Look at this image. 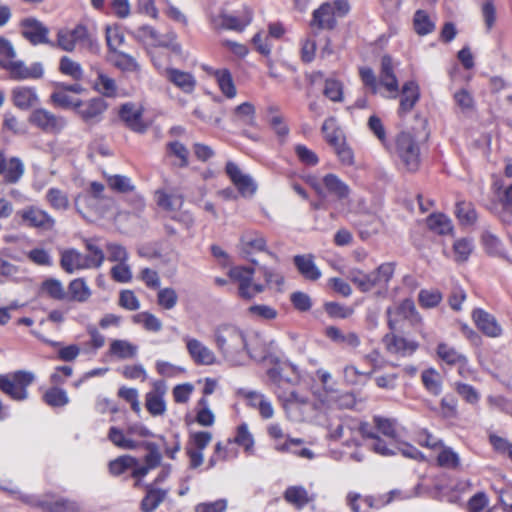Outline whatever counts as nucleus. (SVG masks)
Returning a JSON list of instances; mask_svg holds the SVG:
<instances>
[{
    "mask_svg": "<svg viewBox=\"0 0 512 512\" xmlns=\"http://www.w3.org/2000/svg\"><path fill=\"white\" fill-rule=\"evenodd\" d=\"M396 66L397 64L391 56L384 55L381 58L379 83L388 92V97L391 98H396L399 92V83L395 75Z\"/></svg>",
    "mask_w": 512,
    "mask_h": 512,
    "instance_id": "obj_12",
    "label": "nucleus"
},
{
    "mask_svg": "<svg viewBox=\"0 0 512 512\" xmlns=\"http://www.w3.org/2000/svg\"><path fill=\"white\" fill-rule=\"evenodd\" d=\"M455 215L462 225H472L477 219L476 210L471 202L459 200L456 203Z\"/></svg>",
    "mask_w": 512,
    "mask_h": 512,
    "instance_id": "obj_44",
    "label": "nucleus"
},
{
    "mask_svg": "<svg viewBox=\"0 0 512 512\" xmlns=\"http://www.w3.org/2000/svg\"><path fill=\"white\" fill-rule=\"evenodd\" d=\"M421 380L425 389L432 395L438 396L443 390V381L440 373L434 368H428L421 374Z\"/></svg>",
    "mask_w": 512,
    "mask_h": 512,
    "instance_id": "obj_37",
    "label": "nucleus"
},
{
    "mask_svg": "<svg viewBox=\"0 0 512 512\" xmlns=\"http://www.w3.org/2000/svg\"><path fill=\"white\" fill-rule=\"evenodd\" d=\"M29 121L43 132L51 134L60 133L67 125L65 117L56 115L45 108L35 109L31 113Z\"/></svg>",
    "mask_w": 512,
    "mask_h": 512,
    "instance_id": "obj_7",
    "label": "nucleus"
},
{
    "mask_svg": "<svg viewBox=\"0 0 512 512\" xmlns=\"http://www.w3.org/2000/svg\"><path fill=\"white\" fill-rule=\"evenodd\" d=\"M118 115L130 130L136 133H144L147 130L148 126L142 117L143 109L137 104L132 102L122 104Z\"/></svg>",
    "mask_w": 512,
    "mask_h": 512,
    "instance_id": "obj_13",
    "label": "nucleus"
},
{
    "mask_svg": "<svg viewBox=\"0 0 512 512\" xmlns=\"http://www.w3.org/2000/svg\"><path fill=\"white\" fill-rule=\"evenodd\" d=\"M157 69L160 75L184 93L191 94L195 90L197 82L193 74L173 67L157 66Z\"/></svg>",
    "mask_w": 512,
    "mask_h": 512,
    "instance_id": "obj_10",
    "label": "nucleus"
},
{
    "mask_svg": "<svg viewBox=\"0 0 512 512\" xmlns=\"http://www.w3.org/2000/svg\"><path fill=\"white\" fill-rule=\"evenodd\" d=\"M17 215L22 224L42 232L52 231L56 225V220L51 214L35 205L26 206L19 210Z\"/></svg>",
    "mask_w": 512,
    "mask_h": 512,
    "instance_id": "obj_4",
    "label": "nucleus"
},
{
    "mask_svg": "<svg viewBox=\"0 0 512 512\" xmlns=\"http://www.w3.org/2000/svg\"><path fill=\"white\" fill-rule=\"evenodd\" d=\"M146 495L142 499L140 507L143 512H153L164 501L167 490L156 488L154 484H147Z\"/></svg>",
    "mask_w": 512,
    "mask_h": 512,
    "instance_id": "obj_28",
    "label": "nucleus"
},
{
    "mask_svg": "<svg viewBox=\"0 0 512 512\" xmlns=\"http://www.w3.org/2000/svg\"><path fill=\"white\" fill-rule=\"evenodd\" d=\"M137 464L138 460L135 457L129 455L120 456L109 463V471L111 474L118 476Z\"/></svg>",
    "mask_w": 512,
    "mask_h": 512,
    "instance_id": "obj_64",
    "label": "nucleus"
},
{
    "mask_svg": "<svg viewBox=\"0 0 512 512\" xmlns=\"http://www.w3.org/2000/svg\"><path fill=\"white\" fill-rule=\"evenodd\" d=\"M214 77L218 83L219 89L227 98L232 99L236 96L237 90L232 75L227 69L215 71Z\"/></svg>",
    "mask_w": 512,
    "mask_h": 512,
    "instance_id": "obj_42",
    "label": "nucleus"
},
{
    "mask_svg": "<svg viewBox=\"0 0 512 512\" xmlns=\"http://www.w3.org/2000/svg\"><path fill=\"white\" fill-rule=\"evenodd\" d=\"M166 393V385L162 381H155L153 389L146 394L145 406L148 412L153 416L163 415L166 411V403L164 395Z\"/></svg>",
    "mask_w": 512,
    "mask_h": 512,
    "instance_id": "obj_19",
    "label": "nucleus"
},
{
    "mask_svg": "<svg viewBox=\"0 0 512 512\" xmlns=\"http://www.w3.org/2000/svg\"><path fill=\"white\" fill-rule=\"evenodd\" d=\"M441 448L437 456L438 465L447 469H458L460 466L459 455L450 447L442 445Z\"/></svg>",
    "mask_w": 512,
    "mask_h": 512,
    "instance_id": "obj_55",
    "label": "nucleus"
},
{
    "mask_svg": "<svg viewBox=\"0 0 512 512\" xmlns=\"http://www.w3.org/2000/svg\"><path fill=\"white\" fill-rule=\"evenodd\" d=\"M419 86L415 81H408L402 87L399 114L410 112L419 100Z\"/></svg>",
    "mask_w": 512,
    "mask_h": 512,
    "instance_id": "obj_27",
    "label": "nucleus"
},
{
    "mask_svg": "<svg viewBox=\"0 0 512 512\" xmlns=\"http://www.w3.org/2000/svg\"><path fill=\"white\" fill-rule=\"evenodd\" d=\"M135 323L141 324L146 330L159 332L162 329V322L159 318L149 312H140L133 317Z\"/></svg>",
    "mask_w": 512,
    "mask_h": 512,
    "instance_id": "obj_63",
    "label": "nucleus"
},
{
    "mask_svg": "<svg viewBox=\"0 0 512 512\" xmlns=\"http://www.w3.org/2000/svg\"><path fill=\"white\" fill-rule=\"evenodd\" d=\"M3 170L0 176H3L4 181L8 184H16L25 173V165L20 158L11 157L5 161Z\"/></svg>",
    "mask_w": 512,
    "mask_h": 512,
    "instance_id": "obj_30",
    "label": "nucleus"
},
{
    "mask_svg": "<svg viewBox=\"0 0 512 512\" xmlns=\"http://www.w3.org/2000/svg\"><path fill=\"white\" fill-rule=\"evenodd\" d=\"M60 256V266L68 274L91 268L85 255L74 248L62 250Z\"/></svg>",
    "mask_w": 512,
    "mask_h": 512,
    "instance_id": "obj_21",
    "label": "nucleus"
},
{
    "mask_svg": "<svg viewBox=\"0 0 512 512\" xmlns=\"http://www.w3.org/2000/svg\"><path fill=\"white\" fill-rule=\"evenodd\" d=\"M359 421L356 419L345 418L337 425L330 424L328 427V436L332 440L344 439L347 445H358L357 428Z\"/></svg>",
    "mask_w": 512,
    "mask_h": 512,
    "instance_id": "obj_14",
    "label": "nucleus"
},
{
    "mask_svg": "<svg viewBox=\"0 0 512 512\" xmlns=\"http://www.w3.org/2000/svg\"><path fill=\"white\" fill-rule=\"evenodd\" d=\"M243 251L247 254L265 251L266 240L258 233H246L241 237Z\"/></svg>",
    "mask_w": 512,
    "mask_h": 512,
    "instance_id": "obj_49",
    "label": "nucleus"
},
{
    "mask_svg": "<svg viewBox=\"0 0 512 512\" xmlns=\"http://www.w3.org/2000/svg\"><path fill=\"white\" fill-rule=\"evenodd\" d=\"M109 354L120 360L133 359L138 354V346L127 340L115 339L110 343Z\"/></svg>",
    "mask_w": 512,
    "mask_h": 512,
    "instance_id": "obj_34",
    "label": "nucleus"
},
{
    "mask_svg": "<svg viewBox=\"0 0 512 512\" xmlns=\"http://www.w3.org/2000/svg\"><path fill=\"white\" fill-rule=\"evenodd\" d=\"M293 263L297 271L306 280L317 281L322 276L320 269L315 264L312 254L296 255L293 258Z\"/></svg>",
    "mask_w": 512,
    "mask_h": 512,
    "instance_id": "obj_24",
    "label": "nucleus"
},
{
    "mask_svg": "<svg viewBox=\"0 0 512 512\" xmlns=\"http://www.w3.org/2000/svg\"><path fill=\"white\" fill-rule=\"evenodd\" d=\"M43 400L47 405L53 408L64 407L69 403L67 392L57 387V385L46 390L43 395Z\"/></svg>",
    "mask_w": 512,
    "mask_h": 512,
    "instance_id": "obj_47",
    "label": "nucleus"
},
{
    "mask_svg": "<svg viewBox=\"0 0 512 512\" xmlns=\"http://www.w3.org/2000/svg\"><path fill=\"white\" fill-rule=\"evenodd\" d=\"M395 271V265L392 262H387L379 265L377 269L368 273L370 283V291L378 286L385 287L392 279Z\"/></svg>",
    "mask_w": 512,
    "mask_h": 512,
    "instance_id": "obj_31",
    "label": "nucleus"
},
{
    "mask_svg": "<svg viewBox=\"0 0 512 512\" xmlns=\"http://www.w3.org/2000/svg\"><path fill=\"white\" fill-rule=\"evenodd\" d=\"M319 401L323 405L330 406L333 403L341 408H350L355 404L354 396L350 393H340L338 390L336 394H329L328 396L317 395Z\"/></svg>",
    "mask_w": 512,
    "mask_h": 512,
    "instance_id": "obj_52",
    "label": "nucleus"
},
{
    "mask_svg": "<svg viewBox=\"0 0 512 512\" xmlns=\"http://www.w3.org/2000/svg\"><path fill=\"white\" fill-rule=\"evenodd\" d=\"M247 315L256 321H272L278 317V311L268 304H253L247 308Z\"/></svg>",
    "mask_w": 512,
    "mask_h": 512,
    "instance_id": "obj_41",
    "label": "nucleus"
},
{
    "mask_svg": "<svg viewBox=\"0 0 512 512\" xmlns=\"http://www.w3.org/2000/svg\"><path fill=\"white\" fill-rule=\"evenodd\" d=\"M233 442L243 447L245 452L249 454L253 453L254 438L250 433L247 424L243 423L238 426L237 433Z\"/></svg>",
    "mask_w": 512,
    "mask_h": 512,
    "instance_id": "obj_61",
    "label": "nucleus"
},
{
    "mask_svg": "<svg viewBox=\"0 0 512 512\" xmlns=\"http://www.w3.org/2000/svg\"><path fill=\"white\" fill-rule=\"evenodd\" d=\"M66 300L84 303L91 297V290L83 278H76L68 285Z\"/></svg>",
    "mask_w": 512,
    "mask_h": 512,
    "instance_id": "obj_36",
    "label": "nucleus"
},
{
    "mask_svg": "<svg viewBox=\"0 0 512 512\" xmlns=\"http://www.w3.org/2000/svg\"><path fill=\"white\" fill-rule=\"evenodd\" d=\"M111 61L116 68L123 72H138L140 70V65L136 59L121 51H115L112 54Z\"/></svg>",
    "mask_w": 512,
    "mask_h": 512,
    "instance_id": "obj_45",
    "label": "nucleus"
},
{
    "mask_svg": "<svg viewBox=\"0 0 512 512\" xmlns=\"http://www.w3.org/2000/svg\"><path fill=\"white\" fill-rule=\"evenodd\" d=\"M259 271L262 273L263 278L267 287H274L278 290H281L284 284V276L282 273L276 268L268 267V266H260Z\"/></svg>",
    "mask_w": 512,
    "mask_h": 512,
    "instance_id": "obj_59",
    "label": "nucleus"
},
{
    "mask_svg": "<svg viewBox=\"0 0 512 512\" xmlns=\"http://www.w3.org/2000/svg\"><path fill=\"white\" fill-rule=\"evenodd\" d=\"M482 244L487 253L494 256H503V246L500 239L489 230L482 234Z\"/></svg>",
    "mask_w": 512,
    "mask_h": 512,
    "instance_id": "obj_58",
    "label": "nucleus"
},
{
    "mask_svg": "<svg viewBox=\"0 0 512 512\" xmlns=\"http://www.w3.org/2000/svg\"><path fill=\"white\" fill-rule=\"evenodd\" d=\"M284 499L287 503L301 509L314 500L303 486H289L284 492Z\"/></svg>",
    "mask_w": 512,
    "mask_h": 512,
    "instance_id": "obj_35",
    "label": "nucleus"
},
{
    "mask_svg": "<svg viewBox=\"0 0 512 512\" xmlns=\"http://www.w3.org/2000/svg\"><path fill=\"white\" fill-rule=\"evenodd\" d=\"M107 107L106 101L101 97H95L85 102L77 100L75 103L77 113L84 122L89 124L99 122Z\"/></svg>",
    "mask_w": 512,
    "mask_h": 512,
    "instance_id": "obj_11",
    "label": "nucleus"
},
{
    "mask_svg": "<svg viewBox=\"0 0 512 512\" xmlns=\"http://www.w3.org/2000/svg\"><path fill=\"white\" fill-rule=\"evenodd\" d=\"M413 24L418 35H427L435 29V23L424 10L415 12Z\"/></svg>",
    "mask_w": 512,
    "mask_h": 512,
    "instance_id": "obj_57",
    "label": "nucleus"
},
{
    "mask_svg": "<svg viewBox=\"0 0 512 512\" xmlns=\"http://www.w3.org/2000/svg\"><path fill=\"white\" fill-rule=\"evenodd\" d=\"M104 190H105V187L102 183L92 182L90 184L89 194L84 195L82 197V200L84 201V203L88 207H90L93 211H95L96 213H99V214L102 213V210L97 206V202L105 199ZM80 200H81V197L76 199L75 206H76L77 211L82 214V211L79 208Z\"/></svg>",
    "mask_w": 512,
    "mask_h": 512,
    "instance_id": "obj_29",
    "label": "nucleus"
},
{
    "mask_svg": "<svg viewBox=\"0 0 512 512\" xmlns=\"http://www.w3.org/2000/svg\"><path fill=\"white\" fill-rule=\"evenodd\" d=\"M268 113L270 114L269 124L277 134V136L284 140L289 133V128L284 122L283 117L278 113V108L276 106H270L268 108Z\"/></svg>",
    "mask_w": 512,
    "mask_h": 512,
    "instance_id": "obj_56",
    "label": "nucleus"
},
{
    "mask_svg": "<svg viewBox=\"0 0 512 512\" xmlns=\"http://www.w3.org/2000/svg\"><path fill=\"white\" fill-rule=\"evenodd\" d=\"M196 422L203 427H210L215 422V415L209 408V402L206 397H202L198 401Z\"/></svg>",
    "mask_w": 512,
    "mask_h": 512,
    "instance_id": "obj_54",
    "label": "nucleus"
},
{
    "mask_svg": "<svg viewBox=\"0 0 512 512\" xmlns=\"http://www.w3.org/2000/svg\"><path fill=\"white\" fill-rule=\"evenodd\" d=\"M472 319L484 335L495 338L502 334V328L496 318L485 310L481 308L474 309Z\"/></svg>",
    "mask_w": 512,
    "mask_h": 512,
    "instance_id": "obj_18",
    "label": "nucleus"
},
{
    "mask_svg": "<svg viewBox=\"0 0 512 512\" xmlns=\"http://www.w3.org/2000/svg\"><path fill=\"white\" fill-rule=\"evenodd\" d=\"M45 198L49 205L58 211H66L70 206L68 195L58 188L48 189Z\"/></svg>",
    "mask_w": 512,
    "mask_h": 512,
    "instance_id": "obj_51",
    "label": "nucleus"
},
{
    "mask_svg": "<svg viewBox=\"0 0 512 512\" xmlns=\"http://www.w3.org/2000/svg\"><path fill=\"white\" fill-rule=\"evenodd\" d=\"M182 339L186 345L188 355L196 365L210 366L216 363L215 353L203 342L188 335Z\"/></svg>",
    "mask_w": 512,
    "mask_h": 512,
    "instance_id": "obj_9",
    "label": "nucleus"
},
{
    "mask_svg": "<svg viewBox=\"0 0 512 512\" xmlns=\"http://www.w3.org/2000/svg\"><path fill=\"white\" fill-rule=\"evenodd\" d=\"M428 227L438 234H448L452 231L450 219L443 214H433L427 219Z\"/></svg>",
    "mask_w": 512,
    "mask_h": 512,
    "instance_id": "obj_60",
    "label": "nucleus"
},
{
    "mask_svg": "<svg viewBox=\"0 0 512 512\" xmlns=\"http://www.w3.org/2000/svg\"><path fill=\"white\" fill-rule=\"evenodd\" d=\"M350 9L347 0L325 2L313 11L311 26L321 30H333L337 26V18L345 17Z\"/></svg>",
    "mask_w": 512,
    "mask_h": 512,
    "instance_id": "obj_2",
    "label": "nucleus"
},
{
    "mask_svg": "<svg viewBox=\"0 0 512 512\" xmlns=\"http://www.w3.org/2000/svg\"><path fill=\"white\" fill-rule=\"evenodd\" d=\"M6 375L7 377L4 382L2 391L16 401L27 399V388L35 380L34 373L30 371L19 370L12 374Z\"/></svg>",
    "mask_w": 512,
    "mask_h": 512,
    "instance_id": "obj_5",
    "label": "nucleus"
},
{
    "mask_svg": "<svg viewBox=\"0 0 512 512\" xmlns=\"http://www.w3.org/2000/svg\"><path fill=\"white\" fill-rule=\"evenodd\" d=\"M313 188L319 195H330L338 201H344L349 198L351 189L336 174L329 173L322 178V182H315L312 184Z\"/></svg>",
    "mask_w": 512,
    "mask_h": 512,
    "instance_id": "obj_8",
    "label": "nucleus"
},
{
    "mask_svg": "<svg viewBox=\"0 0 512 512\" xmlns=\"http://www.w3.org/2000/svg\"><path fill=\"white\" fill-rule=\"evenodd\" d=\"M437 356L441 361L449 366H456L463 358L466 357L465 354L457 350L455 347L441 342L437 345L436 349Z\"/></svg>",
    "mask_w": 512,
    "mask_h": 512,
    "instance_id": "obj_40",
    "label": "nucleus"
},
{
    "mask_svg": "<svg viewBox=\"0 0 512 512\" xmlns=\"http://www.w3.org/2000/svg\"><path fill=\"white\" fill-rule=\"evenodd\" d=\"M109 188L117 193H129L135 190L131 178L125 175L114 174L105 175Z\"/></svg>",
    "mask_w": 512,
    "mask_h": 512,
    "instance_id": "obj_46",
    "label": "nucleus"
},
{
    "mask_svg": "<svg viewBox=\"0 0 512 512\" xmlns=\"http://www.w3.org/2000/svg\"><path fill=\"white\" fill-rule=\"evenodd\" d=\"M347 278L363 293L370 291V283L368 273L358 269L350 268L347 272Z\"/></svg>",
    "mask_w": 512,
    "mask_h": 512,
    "instance_id": "obj_62",
    "label": "nucleus"
},
{
    "mask_svg": "<svg viewBox=\"0 0 512 512\" xmlns=\"http://www.w3.org/2000/svg\"><path fill=\"white\" fill-rule=\"evenodd\" d=\"M215 343L224 357L235 364H242L246 356L257 361L265 358L266 351L258 347V336L247 337L236 326L219 327L215 331Z\"/></svg>",
    "mask_w": 512,
    "mask_h": 512,
    "instance_id": "obj_1",
    "label": "nucleus"
},
{
    "mask_svg": "<svg viewBox=\"0 0 512 512\" xmlns=\"http://www.w3.org/2000/svg\"><path fill=\"white\" fill-rule=\"evenodd\" d=\"M325 335L331 341L350 348H357L361 343L359 336L355 332L345 333L335 326L327 327Z\"/></svg>",
    "mask_w": 512,
    "mask_h": 512,
    "instance_id": "obj_33",
    "label": "nucleus"
},
{
    "mask_svg": "<svg viewBox=\"0 0 512 512\" xmlns=\"http://www.w3.org/2000/svg\"><path fill=\"white\" fill-rule=\"evenodd\" d=\"M59 71L76 81H80L84 76V71L81 64L68 56H63L60 58Z\"/></svg>",
    "mask_w": 512,
    "mask_h": 512,
    "instance_id": "obj_48",
    "label": "nucleus"
},
{
    "mask_svg": "<svg viewBox=\"0 0 512 512\" xmlns=\"http://www.w3.org/2000/svg\"><path fill=\"white\" fill-rule=\"evenodd\" d=\"M387 349L392 353H399L401 355H411L417 348L418 343L415 341L407 340L406 338L397 336L395 334H387L384 337Z\"/></svg>",
    "mask_w": 512,
    "mask_h": 512,
    "instance_id": "obj_25",
    "label": "nucleus"
},
{
    "mask_svg": "<svg viewBox=\"0 0 512 512\" xmlns=\"http://www.w3.org/2000/svg\"><path fill=\"white\" fill-rule=\"evenodd\" d=\"M91 70L96 76L93 81L94 90L108 98L116 97L118 94V86L115 79L97 66H92Z\"/></svg>",
    "mask_w": 512,
    "mask_h": 512,
    "instance_id": "obj_23",
    "label": "nucleus"
},
{
    "mask_svg": "<svg viewBox=\"0 0 512 512\" xmlns=\"http://www.w3.org/2000/svg\"><path fill=\"white\" fill-rule=\"evenodd\" d=\"M225 170L243 197H250L256 192L257 186L254 180L250 175L243 173L236 163L232 161L227 162Z\"/></svg>",
    "mask_w": 512,
    "mask_h": 512,
    "instance_id": "obj_15",
    "label": "nucleus"
},
{
    "mask_svg": "<svg viewBox=\"0 0 512 512\" xmlns=\"http://www.w3.org/2000/svg\"><path fill=\"white\" fill-rule=\"evenodd\" d=\"M303 443L302 439L288 438L284 444H275V450L279 452H289L302 458L313 459L314 453L308 448L298 449L297 447Z\"/></svg>",
    "mask_w": 512,
    "mask_h": 512,
    "instance_id": "obj_43",
    "label": "nucleus"
},
{
    "mask_svg": "<svg viewBox=\"0 0 512 512\" xmlns=\"http://www.w3.org/2000/svg\"><path fill=\"white\" fill-rule=\"evenodd\" d=\"M156 202L159 207L169 212H176L183 204L181 196L176 194H169L164 191L156 192Z\"/></svg>",
    "mask_w": 512,
    "mask_h": 512,
    "instance_id": "obj_50",
    "label": "nucleus"
},
{
    "mask_svg": "<svg viewBox=\"0 0 512 512\" xmlns=\"http://www.w3.org/2000/svg\"><path fill=\"white\" fill-rule=\"evenodd\" d=\"M456 393L468 404L475 406L481 399V394L470 384L456 381L453 384Z\"/></svg>",
    "mask_w": 512,
    "mask_h": 512,
    "instance_id": "obj_53",
    "label": "nucleus"
},
{
    "mask_svg": "<svg viewBox=\"0 0 512 512\" xmlns=\"http://www.w3.org/2000/svg\"><path fill=\"white\" fill-rule=\"evenodd\" d=\"M11 99L15 107L20 110H29L39 103V96L34 87L17 86L11 91Z\"/></svg>",
    "mask_w": 512,
    "mask_h": 512,
    "instance_id": "obj_22",
    "label": "nucleus"
},
{
    "mask_svg": "<svg viewBox=\"0 0 512 512\" xmlns=\"http://www.w3.org/2000/svg\"><path fill=\"white\" fill-rule=\"evenodd\" d=\"M0 68L8 71L10 78L15 81L40 79L44 74L43 65L40 62L27 66L22 60H15V58L0 59Z\"/></svg>",
    "mask_w": 512,
    "mask_h": 512,
    "instance_id": "obj_6",
    "label": "nucleus"
},
{
    "mask_svg": "<svg viewBox=\"0 0 512 512\" xmlns=\"http://www.w3.org/2000/svg\"><path fill=\"white\" fill-rule=\"evenodd\" d=\"M23 500L33 506L41 508L43 512H81L80 506L77 502L64 498H60L55 501H48L26 497Z\"/></svg>",
    "mask_w": 512,
    "mask_h": 512,
    "instance_id": "obj_20",
    "label": "nucleus"
},
{
    "mask_svg": "<svg viewBox=\"0 0 512 512\" xmlns=\"http://www.w3.org/2000/svg\"><path fill=\"white\" fill-rule=\"evenodd\" d=\"M455 105L464 116H470L476 109V103L473 95L465 88L457 90L453 94Z\"/></svg>",
    "mask_w": 512,
    "mask_h": 512,
    "instance_id": "obj_38",
    "label": "nucleus"
},
{
    "mask_svg": "<svg viewBox=\"0 0 512 512\" xmlns=\"http://www.w3.org/2000/svg\"><path fill=\"white\" fill-rule=\"evenodd\" d=\"M276 394L286 410L297 407H306L310 404L308 395L296 390L283 391L279 389L276 391Z\"/></svg>",
    "mask_w": 512,
    "mask_h": 512,
    "instance_id": "obj_32",
    "label": "nucleus"
},
{
    "mask_svg": "<svg viewBox=\"0 0 512 512\" xmlns=\"http://www.w3.org/2000/svg\"><path fill=\"white\" fill-rule=\"evenodd\" d=\"M22 36L32 45L47 44L49 29L35 18H26L21 22Z\"/></svg>",
    "mask_w": 512,
    "mask_h": 512,
    "instance_id": "obj_17",
    "label": "nucleus"
},
{
    "mask_svg": "<svg viewBox=\"0 0 512 512\" xmlns=\"http://www.w3.org/2000/svg\"><path fill=\"white\" fill-rule=\"evenodd\" d=\"M70 37H72L73 46H78L81 50H85L91 54H98L100 45L88 28L83 24L76 25L73 29H69Z\"/></svg>",
    "mask_w": 512,
    "mask_h": 512,
    "instance_id": "obj_16",
    "label": "nucleus"
},
{
    "mask_svg": "<svg viewBox=\"0 0 512 512\" xmlns=\"http://www.w3.org/2000/svg\"><path fill=\"white\" fill-rule=\"evenodd\" d=\"M43 294L57 301H64L68 297L63 283L56 278L45 279L40 287Z\"/></svg>",
    "mask_w": 512,
    "mask_h": 512,
    "instance_id": "obj_39",
    "label": "nucleus"
},
{
    "mask_svg": "<svg viewBox=\"0 0 512 512\" xmlns=\"http://www.w3.org/2000/svg\"><path fill=\"white\" fill-rule=\"evenodd\" d=\"M395 153L408 171L414 172L420 166V147L411 132H400L395 138Z\"/></svg>",
    "mask_w": 512,
    "mask_h": 512,
    "instance_id": "obj_3",
    "label": "nucleus"
},
{
    "mask_svg": "<svg viewBox=\"0 0 512 512\" xmlns=\"http://www.w3.org/2000/svg\"><path fill=\"white\" fill-rule=\"evenodd\" d=\"M388 318V326L391 330H395L400 318H411L416 314V308L413 301L406 299L395 308H388L386 311Z\"/></svg>",
    "mask_w": 512,
    "mask_h": 512,
    "instance_id": "obj_26",
    "label": "nucleus"
}]
</instances>
